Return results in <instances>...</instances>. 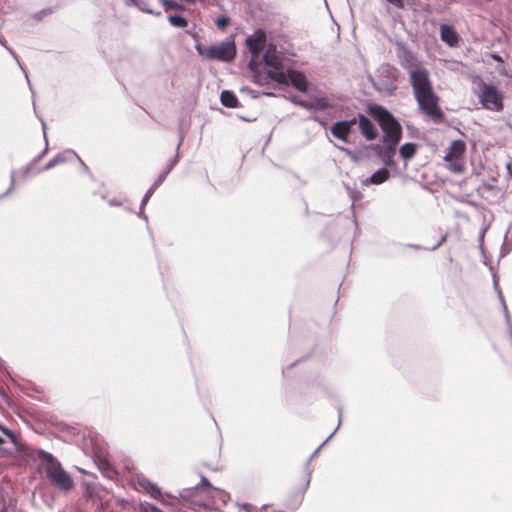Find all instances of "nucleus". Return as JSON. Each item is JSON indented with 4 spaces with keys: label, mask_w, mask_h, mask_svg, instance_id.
I'll use <instances>...</instances> for the list:
<instances>
[{
    "label": "nucleus",
    "mask_w": 512,
    "mask_h": 512,
    "mask_svg": "<svg viewBox=\"0 0 512 512\" xmlns=\"http://www.w3.org/2000/svg\"><path fill=\"white\" fill-rule=\"evenodd\" d=\"M403 53L405 59L402 61V66L409 72L413 94L420 110L434 121H441L443 119V112L438 106L439 98L433 91L427 69L414 64L411 60L412 54L407 49H403Z\"/></svg>",
    "instance_id": "obj_1"
},
{
    "label": "nucleus",
    "mask_w": 512,
    "mask_h": 512,
    "mask_svg": "<svg viewBox=\"0 0 512 512\" xmlns=\"http://www.w3.org/2000/svg\"><path fill=\"white\" fill-rule=\"evenodd\" d=\"M371 115L383 131L382 144L377 145L380 160H392L402 137V126L384 107L374 104L369 108Z\"/></svg>",
    "instance_id": "obj_2"
},
{
    "label": "nucleus",
    "mask_w": 512,
    "mask_h": 512,
    "mask_svg": "<svg viewBox=\"0 0 512 512\" xmlns=\"http://www.w3.org/2000/svg\"><path fill=\"white\" fill-rule=\"evenodd\" d=\"M36 461L45 464L46 477L52 485L60 491L68 492L74 487V481L70 474L65 471L60 461L50 452L39 450L36 452Z\"/></svg>",
    "instance_id": "obj_3"
},
{
    "label": "nucleus",
    "mask_w": 512,
    "mask_h": 512,
    "mask_svg": "<svg viewBox=\"0 0 512 512\" xmlns=\"http://www.w3.org/2000/svg\"><path fill=\"white\" fill-rule=\"evenodd\" d=\"M58 162H47L43 166H39V162H27L18 169H13L10 173V185L4 192V196H9L15 189L17 184L25 183L36 177L41 172L50 170Z\"/></svg>",
    "instance_id": "obj_4"
},
{
    "label": "nucleus",
    "mask_w": 512,
    "mask_h": 512,
    "mask_svg": "<svg viewBox=\"0 0 512 512\" xmlns=\"http://www.w3.org/2000/svg\"><path fill=\"white\" fill-rule=\"evenodd\" d=\"M195 48L200 56L208 60L230 62L236 56V45L234 41H223L209 46L198 43Z\"/></svg>",
    "instance_id": "obj_5"
},
{
    "label": "nucleus",
    "mask_w": 512,
    "mask_h": 512,
    "mask_svg": "<svg viewBox=\"0 0 512 512\" xmlns=\"http://www.w3.org/2000/svg\"><path fill=\"white\" fill-rule=\"evenodd\" d=\"M383 166L372 173L369 177L361 180L362 186L380 185L384 183L389 177L391 172L396 175H404L410 177L406 172L409 162H382Z\"/></svg>",
    "instance_id": "obj_6"
},
{
    "label": "nucleus",
    "mask_w": 512,
    "mask_h": 512,
    "mask_svg": "<svg viewBox=\"0 0 512 512\" xmlns=\"http://www.w3.org/2000/svg\"><path fill=\"white\" fill-rule=\"evenodd\" d=\"M263 62L268 68L267 76L279 84H287L286 74L280 57L276 53V47L270 44L263 54Z\"/></svg>",
    "instance_id": "obj_7"
},
{
    "label": "nucleus",
    "mask_w": 512,
    "mask_h": 512,
    "mask_svg": "<svg viewBox=\"0 0 512 512\" xmlns=\"http://www.w3.org/2000/svg\"><path fill=\"white\" fill-rule=\"evenodd\" d=\"M481 105L491 111H500L503 108V98L492 84L483 83L481 93L478 95Z\"/></svg>",
    "instance_id": "obj_8"
},
{
    "label": "nucleus",
    "mask_w": 512,
    "mask_h": 512,
    "mask_svg": "<svg viewBox=\"0 0 512 512\" xmlns=\"http://www.w3.org/2000/svg\"><path fill=\"white\" fill-rule=\"evenodd\" d=\"M4 435L14 445L17 454L21 458H23L27 461H29V460L36 461L35 454L37 451L41 450L40 448H34V447H31V446L21 443L19 434L11 429H8Z\"/></svg>",
    "instance_id": "obj_9"
},
{
    "label": "nucleus",
    "mask_w": 512,
    "mask_h": 512,
    "mask_svg": "<svg viewBox=\"0 0 512 512\" xmlns=\"http://www.w3.org/2000/svg\"><path fill=\"white\" fill-rule=\"evenodd\" d=\"M342 415H343V410L341 407H338V416H339V420H338V425L337 427L334 429V431L326 438V440L320 444L318 446V448L310 455V457L306 460L305 462V465H304V473H305V483H304V486H303V489L301 491V494L303 495L306 490L308 489L309 485H310V481H311V477H312V471L311 469L309 468L310 464H311V461L314 459V457L319 453L320 449L325 445L327 444L331 438L335 435V433L337 432V430L339 429L341 423H342Z\"/></svg>",
    "instance_id": "obj_10"
},
{
    "label": "nucleus",
    "mask_w": 512,
    "mask_h": 512,
    "mask_svg": "<svg viewBox=\"0 0 512 512\" xmlns=\"http://www.w3.org/2000/svg\"><path fill=\"white\" fill-rule=\"evenodd\" d=\"M356 124V117L350 120L337 121L332 125L330 132L335 138L346 142L349 135L355 132L353 127Z\"/></svg>",
    "instance_id": "obj_11"
},
{
    "label": "nucleus",
    "mask_w": 512,
    "mask_h": 512,
    "mask_svg": "<svg viewBox=\"0 0 512 512\" xmlns=\"http://www.w3.org/2000/svg\"><path fill=\"white\" fill-rule=\"evenodd\" d=\"M266 42V34L258 29L252 35L246 38V45L252 55L257 56L262 51Z\"/></svg>",
    "instance_id": "obj_12"
},
{
    "label": "nucleus",
    "mask_w": 512,
    "mask_h": 512,
    "mask_svg": "<svg viewBox=\"0 0 512 512\" xmlns=\"http://www.w3.org/2000/svg\"><path fill=\"white\" fill-rule=\"evenodd\" d=\"M199 489H213L218 490V488L214 487L211 482L205 477L201 475L200 483L195 485L194 487L185 488L179 492L178 496H172L173 498H178L183 500L184 502H191V497L193 493Z\"/></svg>",
    "instance_id": "obj_13"
},
{
    "label": "nucleus",
    "mask_w": 512,
    "mask_h": 512,
    "mask_svg": "<svg viewBox=\"0 0 512 512\" xmlns=\"http://www.w3.org/2000/svg\"><path fill=\"white\" fill-rule=\"evenodd\" d=\"M286 74L287 84L290 83L295 89L300 92H306L308 90V82L303 73L289 69Z\"/></svg>",
    "instance_id": "obj_14"
},
{
    "label": "nucleus",
    "mask_w": 512,
    "mask_h": 512,
    "mask_svg": "<svg viewBox=\"0 0 512 512\" xmlns=\"http://www.w3.org/2000/svg\"><path fill=\"white\" fill-rule=\"evenodd\" d=\"M356 118L362 135L367 140H374L377 137V130L372 121L361 113H358Z\"/></svg>",
    "instance_id": "obj_15"
},
{
    "label": "nucleus",
    "mask_w": 512,
    "mask_h": 512,
    "mask_svg": "<svg viewBox=\"0 0 512 512\" xmlns=\"http://www.w3.org/2000/svg\"><path fill=\"white\" fill-rule=\"evenodd\" d=\"M440 38L450 47L457 45L459 41V35L455 29L446 24L440 25Z\"/></svg>",
    "instance_id": "obj_16"
},
{
    "label": "nucleus",
    "mask_w": 512,
    "mask_h": 512,
    "mask_svg": "<svg viewBox=\"0 0 512 512\" xmlns=\"http://www.w3.org/2000/svg\"><path fill=\"white\" fill-rule=\"evenodd\" d=\"M466 148L462 140H454L451 142L448 151L443 156V160H459Z\"/></svg>",
    "instance_id": "obj_17"
},
{
    "label": "nucleus",
    "mask_w": 512,
    "mask_h": 512,
    "mask_svg": "<svg viewBox=\"0 0 512 512\" xmlns=\"http://www.w3.org/2000/svg\"><path fill=\"white\" fill-rule=\"evenodd\" d=\"M138 484L142 489H144L147 493H149V495L152 498H154L156 500H159L162 498V492H161L160 488L156 484L150 482L147 478L139 477Z\"/></svg>",
    "instance_id": "obj_18"
},
{
    "label": "nucleus",
    "mask_w": 512,
    "mask_h": 512,
    "mask_svg": "<svg viewBox=\"0 0 512 512\" xmlns=\"http://www.w3.org/2000/svg\"><path fill=\"white\" fill-rule=\"evenodd\" d=\"M343 186L349 196V198L352 200L351 203V210H352V216H353V224L355 228H358V222L355 215V203L356 201L360 200L362 198V193L358 191L357 189L352 188L348 183L343 181Z\"/></svg>",
    "instance_id": "obj_19"
},
{
    "label": "nucleus",
    "mask_w": 512,
    "mask_h": 512,
    "mask_svg": "<svg viewBox=\"0 0 512 512\" xmlns=\"http://www.w3.org/2000/svg\"><path fill=\"white\" fill-rule=\"evenodd\" d=\"M220 101L223 106L229 108H236L239 105L237 96L231 90H223L220 94Z\"/></svg>",
    "instance_id": "obj_20"
},
{
    "label": "nucleus",
    "mask_w": 512,
    "mask_h": 512,
    "mask_svg": "<svg viewBox=\"0 0 512 512\" xmlns=\"http://www.w3.org/2000/svg\"><path fill=\"white\" fill-rule=\"evenodd\" d=\"M377 72L383 80H396L398 77V69L390 64H382Z\"/></svg>",
    "instance_id": "obj_21"
},
{
    "label": "nucleus",
    "mask_w": 512,
    "mask_h": 512,
    "mask_svg": "<svg viewBox=\"0 0 512 512\" xmlns=\"http://www.w3.org/2000/svg\"><path fill=\"white\" fill-rule=\"evenodd\" d=\"M396 80H381L379 83L373 82V86L378 91L386 92L389 95H393L397 87L395 85Z\"/></svg>",
    "instance_id": "obj_22"
},
{
    "label": "nucleus",
    "mask_w": 512,
    "mask_h": 512,
    "mask_svg": "<svg viewBox=\"0 0 512 512\" xmlns=\"http://www.w3.org/2000/svg\"><path fill=\"white\" fill-rule=\"evenodd\" d=\"M493 285H494V288H495V290H496V292L498 294V298H499L500 303H501V307H502V311H503V314H504V317H505L506 324H509V321H510L511 318H510L509 311H508L506 302L504 300L503 294H502L501 290L498 287L497 275L495 273H493Z\"/></svg>",
    "instance_id": "obj_23"
},
{
    "label": "nucleus",
    "mask_w": 512,
    "mask_h": 512,
    "mask_svg": "<svg viewBox=\"0 0 512 512\" xmlns=\"http://www.w3.org/2000/svg\"><path fill=\"white\" fill-rule=\"evenodd\" d=\"M416 148H417V145L415 143H411V142L405 143L399 149L400 156L404 160H408L414 156V154L416 152Z\"/></svg>",
    "instance_id": "obj_24"
},
{
    "label": "nucleus",
    "mask_w": 512,
    "mask_h": 512,
    "mask_svg": "<svg viewBox=\"0 0 512 512\" xmlns=\"http://www.w3.org/2000/svg\"><path fill=\"white\" fill-rule=\"evenodd\" d=\"M176 163L177 162H169L166 168L158 175L157 179L151 185L153 186V189H157L164 182L168 174L174 169Z\"/></svg>",
    "instance_id": "obj_25"
},
{
    "label": "nucleus",
    "mask_w": 512,
    "mask_h": 512,
    "mask_svg": "<svg viewBox=\"0 0 512 512\" xmlns=\"http://www.w3.org/2000/svg\"><path fill=\"white\" fill-rule=\"evenodd\" d=\"M168 21L172 26L177 28H185L188 25V20L178 14L170 15Z\"/></svg>",
    "instance_id": "obj_26"
},
{
    "label": "nucleus",
    "mask_w": 512,
    "mask_h": 512,
    "mask_svg": "<svg viewBox=\"0 0 512 512\" xmlns=\"http://www.w3.org/2000/svg\"><path fill=\"white\" fill-rule=\"evenodd\" d=\"M52 160H81V158L75 151L67 149L58 153Z\"/></svg>",
    "instance_id": "obj_27"
},
{
    "label": "nucleus",
    "mask_w": 512,
    "mask_h": 512,
    "mask_svg": "<svg viewBox=\"0 0 512 512\" xmlns=\"http://www.w3.org/2000/svg\"><path fill=\"white\" fill-rule=\"evenodd\" d=\"M443 164L450 172L461 174L465 170L466 162H443Z\"/></svg>",
    "instance_id": "obj_28"
},
{
    "label": "nucleus",
    "mask_w": 512,
    "mask_h": 512,
    "mask_svg": "<svg viewBox=\"0 0 512 512\" xmlns=\"http://www.w3.org/2000/svg\"><path fill=\"white\" fill-rule=\"evenodd\" d=\"M498 179L496 176H490L487 180L483 181V187L490 191V192H496L499 193L500 189L497 186Z\"/></svg>",
    "instance_id": "obj_29"
},
{
    "label": "nucleus",
    "mask_w": 512,
    "mask_h": 512,
    "mask_svg": "<svg viewBox=\"0 0 512 512\" xmlns=\"http://www.w3.org/2000/svg\"><path fill=\"white\" fill-rule=\"evenodd\" d=\"M138 512H164V511L162 509H160L158 506H156L150 502L143 501V502L139 503Z\"/></svg>",
    "instance_id": "obj_30"
},
{
    "label": "nucleus",
    "mask_w": 512,
    "mask_h": 512,
    "mask_svg": "<svg viewBox=\"0 0 512 512\" xmlns=\"http://www.w3.org/2000/svg\"><path fill=\"white\" fill-rule=\"evenodd\" d=\"M291 101H292L294 104H296V105H298V106H300V107H302V108H305V109H307V110H313V109L315 108V107H314V105H313L311 102L306 101V100H302V99H300V98H299V97H297V96L292 97V98H291Z\"/></svg>",
    "instance_id": "obj_31"
},
{
    "label": "nucleus",
    "mask_w": 512,
    "mask_h": 512,
    "mask_svg": "<svg viewBox=\"0 0 512 512\" xmlns=\"http://www.w3.org/2000/svg\"><path fill=\"white\" fill-rule=\"evenodd\" d=\"M216 26L220 30H225L230 24V18L228 16H220L215 22Z\"/></svg>",
    "instance_id": "obj_32"
},
{
    "label": "nucleus",
    "mask_w": 512,
    "mask_h": 512,
    "mask_svg": "<svg viewBox=\"0 0 512 512\" xmlns=\"http://www.w3.org/2000/svg\"><path fill=\"white\" fill-rule=\"evenodd\" d=\"M512 250V244L507 242V234L504 237V242L501 246L500 257L503 258Z\"/></svg>",
    "instance_id": "obj_33"
},
{
    "label": "nucleus",
    "mask_w": 512,
    "mask_h": 512,
    "mask_svg": "<svg viewBox=\"0 0 512 512\" xmlns=\"http://www.w3.org/2000/svg\"><path fill=\"white\" fill-rule=\"evenodd\" d=\"M156 189H153V186H151L147 192L145 193V195L143 196L142 198V201L140 203V210L144 209V206L147 204V202L149 201V199L151 198V196L154 194Z\"/></svg>",
    "instance_id": "obj_34"
},
{
    "label": "nucleus",
    "mask_w": 512,
    "mask_h": 512,
    "mask_svg": "<svg viewBox=\"0 0 512 512\" xmlns=\"http://www.w3.org/2000/svg\"><path fill=\"white\" fill-rule=\"evenodd\" d=\"M216 491H217V492H218V494H219V496H218V497H219V499H220L224 504H226V503L228 502L229 498H230V495H229L226 491L221 490V489H219V488H218V490H216Z\"/></svg>",
    "instance_id": "obj_35"
},
{
    "label": "nucleus",
    "mask_w": 512,
    "mask_h": 512,
    "mask_svg": "<svg viewBox=\"0 0 512 512\" xmlns=\"http://www.w3.org/2000/svg\"><path fill=\"white\" fill-rule=\"evenodd\" d=\"M447 239V235H444L440 238V240L432 247H429L428 251H435L437 250Z\"/></svg>",
    "instance_id": "obj_36"
},
{
    "label": "nucleus",
    "mask_w": 512,
    "mask_h": 512,
    "mask_svg": "<svg viewBox=\"0 0 512 512\" xmlns=\"http://www.w3.org/2000/svg\"><path fill=\"white\" fill-rule=\"evenodd\" d=\"M0 44H1L3 47H5L6 49H8V50H9V52L13 55L14 59L17 61V63H18V65L20 66V68L23 70V67H22V66H21V64H20V62H19V60H18L17 55H16V54H15V53H14V52L9 48V47H7V46H6L5 41H4L1 37H0Z\"/></svg>",
    "instance_id": "obj_37"
},
{
    "label": "nucleus",
    "mask_w": 512,
    "mask_h": 512,
    "mask_svg": "<svg viewBox=\"0 0 512 512\" xmlns=\"http://www.w3.org/2000/svg\"><path fill=\"white\" fill-rule=\"evenodd\" d=\"M79 163H80V172L89 174L90 178L93 179V176L90 173L89 167L86 165V162H79Z\"/></svg>",
    "instance_id": "obj_38"
},
{
    "label": "nucleus",
    "mask_w": 512,
    "mask_h": 512,
    "mask_svg": "<svg viewBox=\"0 0 512 512\" xmlns=\"http://www.w3.org/2000/svg\"><path fill=\"white\" fill-rule=\"evenodd\" d=\"M339 225H340V223H339V221H338V220H336V221H334V222H332V223L328 224V225L326 226V229H325V234H327V233L329 232V230H331V229H334V228L336 229V228H338V226H339Z\"/></svg>",
    "instance_id": "obj_39"
},
{
    "label": "nucleus",
    "mask_w": 512,
    "mask_h": 512,
    "mask_svg": "<svg viewBox=\"0 0 512 512\" xmlns=\"http://www.w3.org/2000/svg\"><path fill=\"white\" fill-rule=\"evenodd\" d=\"M240 507L246 512H254V506L250 503H242Z\"/></svg>",
    "instance_id": "obj_40"
},
{
    "label": "nucleus",
    "mask_w": 512,
    "mask_h": 512,
    "mask_svg": "<svg viewBox=\"0 0 512 512\" xmlns=\"http://www.w3.org/2000/svg\"><path fill=\"white\" fill-rule=\"evenodd\" d=\"M164 5L167 7V9H176L179 7V5L175 4L171 0H164Z\"/></svg>",
    "instance_id": "obj_41"
},
{
    "label": "nucleus",
    "mask_w": 512,
    "mask_h": 512,
    "mask_svg": "<svg viewBox=\"0 0 512 512\" xmlns=\"http://www.w3.org/2000/svg\"><path fill=\"white\" fill-rule=\"evenodd\" d=\"M108 204L112 207H119V206H122V201H120L119 199L113 198L108 201Z\"/></svg>",
    "instance_id": "obj_42"
},
{
    "label": "nucleus",
    "mask_w": 512,
    "mask_h": 512,
    "mask_svg": "<svg viewBox=\"0 0 512 512\" xmlns=\"http://www.w3.org/2000/svg\"><path fill=\"white\" fill-rule=\"evenodd\" d=\"M406 247L414 248V249H417V250H427V251L429 249L427 247H424V246H421V245H418V244H407Z\"/></svg>",
    "instance_id": "obj_43"
},
{
    "label": "nucleus",
    "mask_w": 512,
    "mask_h": 512,
    "mask_svg": "<svg viewBox=\"0 0 512 512\" xmlns=\"http://www.w3.org/2000/svg\"><path fill=\"white\" fill-rule=\"evenodd\" d=\"M116 503L121 506L122 508H126L128 506V500L125 499H118Z\"/></svg>",
    "instance_id": "obj_44"
},
{
    "label": "nucleus",
    "mask_w": 512,
    "mask_h": 512,
    "mask_svg": "<svg viewBox=\"0 0 512 512\" xmlns=\"http://www.w3.org/2000/svg\"><path fill=\"white\" fill-rule=\"evenodd\" d=\"M387 1H388L389 3H391V4L395 5V6H397V7H401V6H402V4H403L402 0H387Z\"/></svg>",
    "instance_id": "obj_45"
},
{
    "label": "nucleus",
    "mask_w": 512,
    "mask_h": 512,
    "mask_svg": "<svg viewBox=\"0 0 512 512\" xmlns=\"http://www.w3.org/2000/svg\"><path fill=\"white\" fill-rule=\"evenodd\" d=\"M138 216H139L140 218H142L145 222H148V217H147V215L144 213L143 209H142V210H140V209H139Z\"/></svg>",
    "instance_id": "obj_46"
},
{
    "label": "nucleus",
    "mask_w": 512,
    "mask_h": 512,
    "mask_svg": "<svg viewBox=\"0 0 512 512\" xmlns=\"http://www.w3.org/2000/svg\"><path fill=\"white\" fill-rule=\"evenodd\" d=\"M487 229H488V226L484 227V228L482 229V231L480 232V234H479V240H480V242H483L484 235H485V232L487 231Z\"/></svg>",
    "instance_id": "obj_47"
},
{
    "label": "nucleus",
    "mask_w": 512,
    "mask_h": 512,
    "mask_svg": "<svg viewBox=\"0 0 512 512\" xmlns=\"http://www.w3.org/2000/svg\"><path fill=\"white\" fill-rule=\"evenodd\" d=\"M507 333H508V336L510 338V340L512 339V325H511V320L509 321V324H507Z\"/></svg>",
    "instance_id": "obj_48"
},
{
    "label": "nucleus",
    "mask_w": 512,
    "mask_h": 512,
    "mask_svg": "<svg viewBox=\"0 0 512 512\" xmlns=\"http://www.w3.org/2000/svg\"><path fill=\"white\" fill-rule=\"evenodd\" d=\"M506 170L508 174H512V162H506Z\"/></svg>",
    "instance_id": "obj_49"
},
{
    "label": "nucleus",
    "mask_w": 512,
    "mask_h": 512,
    "mask_svg": "<svg viewBox=\"0 0 512 512\" xmlns=\"http://www.w3.org/2000/svg\"><path fill=\"white\" fill-rule=\"evenodd\" d=\"M9 428L0 422V431L5 434Z\"/></svg>",
    "instance_id": "obj_50"
},
{
    "label": "nucleus",
    "mask_w": 512,
    "mask_h": 512,
    "mask_svg": "<svg viewBox=\"0 0 512 512\" xmlns=\"http://www.w3.org/2000/svg\"><path fill=\"white\" fill-rule=\"evenodd\" d=\"M301 361H302V359H297V360H295L294 362H292V363L287 367V369H290V368H292V367L296 366V365H297L299 362H301Z\"/></svg>",
    "instance_id": "obj_51"
},
{
    "label": "nucleus",
    "mask_w": 512,
    "mask_h": 512,
    "mask_svg": "<svg viewBox=\"0 0 512 512\" xmlns=\"http://www.w3.org/2000/svg\"><path fill=\"white\" fill-rule=\"evenodd\" d=\"M40 120L42 122V128H43V132H44V136H45L46 135V123L42 119H40Z\"/></svg>",
    "instance_id": "obj_52"
},
{
    "label": "nucleus",
    "mask_w": 512,
    "mask_h": 512,
    "mask_svg": "<svg viewBox=\"0 0 512 512\" xmlns=\"http://www.w3.org/2000/svg\"><path fill=\"white\" fill-rule=\"evenodd\" d=\"M25 78L27 79L28 84H30V81H29L27 73H25ZM29 87L31 88V85H29Z\"/></svg>",
    "instance_id": "obj_53"
},
{
    "label": "nucleus",
    "mask_w": 512,
    "mask_h": 512,
    "mask_svg": "<svg viewBox=\"0 0 512 512\" xmlns=\"http://www.w3.org/2000/svg\"><path fill=\"white\" fill-rule=\"evenodd\" d=\"M7 196H4V192L2 194H0V200L6 198Z\"/></svg>",
    "instance_id": "obj_54"
},
{
    "label": "nucleus",
    "mask_w": 512,
    "mask_h": 512,
    "mask_svg": "<svg viewBox=\"0 0 512 512\" xmlns=\"http://www.w3.org/2000/svg\"><path fill=\"white\" fill-rule=\"evenodd\" d=\"M319 106H320L321 108H325V107H326V104H324V103H319Z\"/></svg>",
    "instance_id": "obj_55"
},
{
    "label": "nucleus",
    "mask_w": 512,
    "mask_h": 512,
    "mask_svg": "<svg viewBox=\"0 0 512 512\" xmlns=\"http://www.w3.org/2000/svg\"><path fill=\"white\" fill-rule=\"evenodd\" d=\"M101 199L105 200L106 199V195L105 194H101L100 195Z\"/></svg>",
    "instance_id": "obj_56"
},
{
    "label": "nucleus",
    "mask_w": 512,
    "mask_h": 512,
    "mask_svg": "<svg viewBox=\"0 0 512 512\" xmlns=\"http://www.w3.org/2000/svg\"><path fill=\"white\" fill-rule=\"evenodd\" d=\"M493 57H494V59H496V60H500V57H499L498 55H494Z\"/></svg>",
    "instance_id": "obj_57"
},
{
    "label": "nucleus",
    "mask_w": 512,
    "mask_h": 512,
    "mask_svg": "<svg viewBox=\"0 0 512 512\" xmlns=\"http://www.w3.org/2000/svg\"><path fill=\"white\" fill-rule=\"evenodd\" d=\"M305 212L307 213L308 212V206L307 204L305 203Z\"/></svg>",
    "instance_id": "obj_58"
},
{
    "label": "nucleus",
    "mask_w": 512,
    "mask_h": 512,
    "mask_svg": "<svg viewBox=\"0 0 512 512\" xmlns=\"http://www.w3.org/2000/svg\"><path fill=\"white\" fill-rule=\"evenodd\" d=\"M267 507H268V505H267V504H264V505L262 506V509H266Z\"/></svg>",
    "instance_id": "obj_59"
},
{
    "label": "nucleus",
    "mask_w": 512,
    "mask_h": 512,
    "mask_svg": "<svg viewBox=\"0 0 512 512\" xmlns=\"http://www.w3.org/2000/svg\"><path fill=\"white\" fill-rule=\"evenodd\" d=\"M35 17L40 18V13H36Z\"/></svg>",
    "instance_id": "obj_60"
},
{
    "label": "nucleus",
    "mask_w": 512,
    "mask_h": 512,
    "mask_svg": "<svg viewBox=\"0 0 512 512\" xmlns=\"http://www.w3.org/2000/svg\"><path fill=\"white\" fill-rule=\"evenodd\" d=\"M0 512H7V510L5 508H3Z\"/></svg>",
    "instance_id": "obj_61"
}]
</instances>
